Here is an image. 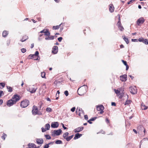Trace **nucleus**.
I'll use <instances>...</instances> for the list:
<instances>
[{
	"label": "nucleus",
	"instance_id": "f257e3e1",
	"mask_svg": "<svg viewBox=\"0 0 148 148\" xmlns=\"http://www.w3.org/2000/svg\"><path fill=\"white\" fill-rule=\"evenodd\" d=\"M19 99V96L17 95H15L13 96L12 99L9 100L7 101V105L9 107L15 104Z\"/></svg>",
	"mask_w": 148,
	"mask_h": 148
},
{
	"label": "nucleus",
	"instance_id": "f03ea898",
	"mask_svg": "<svg viewBox=\"0 0 148 148\" xmlns=\"http://www.w3.org/2000/svg\"><path fill=\"white\" fill-rule=\"evenodd\" d=\"M87 88V86L85 85L79 87L77 90L78 94L81 96L84 95L86 92Z\"/></svg>",
	"mask_w": 148,
	"mask_h": 148
},
{
	"label": "nucleus",
	"instance_id": "7ed1b4c3",
	"mask_svg": "<svg viewBox=\"0 0 148 148\" xmlns=\"http://www.w3.org/2000/svg\"><path fill=\"white\" fill-rule=\"evenodd\" d=\"M39 52L38 51H36L34 54H30L29 56L31 57L32 59H34L35 60H39L40 58L38 56Z\"/></svg>",
	"mask_w": 148,
	"mask_h": 148
},
{
	"label": "nucleus",
	"instance_id": "20e7f679",
	"mask_svg": "<svg viewBox=\"0 0 148 148\" xmlns=\"http://www.w3.org/2000/svg\"><path fill=\"white\" fill-rule=\"evenodd\" d=\"M29 104V101L28 100L25 99L22 101L21 104V106L22 108H25Z\"/></svg>",
	"mask_w": 148,
	"mask_h": 148
},
{
	"label": "nucleus",
	"instance_id": "39448f33",
	"mask_svg": "<svg viewBox=\"0 0 148 148\" xmlns=\"http://www.w3.org/2000/svg\"><path fill=\"white\" fill-rule=\"evenodd\" d=\"M104 108L103 105H101L97 106V110L98 111H100V112L99 113L100 114H102L104 111H103Z\"/></svg>",
	"mask_w": 148,
	"mask_h": 148
},
{
	"label": "nucleus",
	"instance_id": "423d86ee",
	"mask_svg": "<svg viewBox=\"0 0 148 148\" xmlns=\"http://www.w3.org/2000/svg\"><path fill=\"white\" fill-rule=\"evenodd\" d=\"M138 132L141 134H143V132L145 134V130L142 125L138 126L137 128Z\"/></svg>",
	"mask_w": 148,
	"mask_h": 148
},
{
	"label": "nucleus",
	"instance_id": "0eeeda50",
	"mask_svg": "<svg viewBox=\"0 0 148 148\" xmlns=\"http://www.w3.org/2000/svg\"><path fill=\"white\" fill-rule=\"evenodd\" d=\"M76 114L80 116H81L82 115L83 116L84 114L83 110H82V108H80L79 109H77L76 111Z\"/></svg>",
	"mask_w": 148,
	"mask_h": 148
},
{
	"label": "nucleus",
	"instance_id": "6e6552de",
	"mask_svg": "<svg viewBox=\"0 0 148 148\" xmlns=\"http://www.w3.org/2000/svg\"><path fill=\"white\" fill-rule=\"evenodd\" d=\"M38 111V109L37 107L36 106H34L33 107L32 110V114L34 115H36L37 114Z\"/></svg>",
	"mask_w": 148,
	"mask_h": 148
},
{
	"label": "nucleus",
	"instance_id": "1a4fd4ad",
	"mask_svg": "<svg viewBox=\"0 0 148 148\" xmlns=\"http://www.w3.org/2000/svg\"><path fill=\"white\" fill-rule=\"evenodd\" d=\"M45 128L42 127L41 128L42 131V132H44L46 131L47 130H48L49 129L50 127V124L49 123H47L46 124L45 126Z\"/></svg>",
	"mask_w": 148,
	"mask_h": 148
},
{
	"label": "nucleus",
	"instance_id": "9d476101",
	"mask_svg": "<svg viewBox=\"0 0 148 148\" xmlns=\"http://www.w3.org/2000/svg\"><path fill=\"white\" fill-rule=\"evenodd\" d=\"M129 89L130 92L133 94H134L136 93V89L135 87H130Z\"/></svg>",
	"mask_w": 148,
	"mask_h": 148
},
{
	"label": "nucleus",
	"instance_id": "9b49d317",
	"mask_svg": "<svg viewBox=\"0 0 148 148\" xmlns=\"http://www.w3.org/2000/svg\"><path fill=\"white\" fill-rule=\"evenodd\" d=\"M120 78L122 82H125L127 80V75L125 74L122 75L120 76Z\"/></svg>",
	"mask_w": 148,
	"mask_h": 148
},
{
	"label": "nucleus",
	"instance_id": "f8f14e48",
	"mask_svg": "<svg viewBox=\"0 0 148 148\" xmlns=\"http://www.w3.org/2000/svg\"><path fill=\"white\" fill-rule=\"evenodd\" d=\"M145 20L143 18L141 17L138 19L137 21V24L139 25L140 24H142L144 22Z\"/></svg>",
	"mask_w": 148,
	"mask_h": 148
},
{
	"label": "nucleus",
	"instance_id": "ddd939ff",
	"mask_svg": "<svg viewBox=\"0 0 148 148\" xmlns=\"http://www.w3.org/2000/svg\"><path fill=\"white\" fill-rule=\"evenodd\" d=\"M62 131L61 129H59L58 130H54L53 132L54 133L53 136H55L54 135L55 134L57 136H59L60 135Z\"/></svg>",
	"mask_w": 148,
	"mask_h": 148
},
{
	"label": "nucleus",
	"instance_id": "4468645a",
	"mask_svg": "<svg viewBox=\"0 0 148 148\" xmlns=\"http://www.w3.org/2000/svg\"><path fill=\"white\" fill-rule=\"evenodd\" d=\"M37 89V88H29L27 89V90L30 93H33L36 92Z\"/></svg>",
	"mask_w": 148,
	"mask_h": 148
},
{
	"label": "nucleus",
	"instance_id": "2eb2a0df",
	"mask_svg": "<svg viewBox=\"0 0 148 148\" xmlns=\"http://www.w3.org/2000/svg\"><path fill=\"white\" fill-rule=\"evenodd\" d=\"M58 125L59 124L58 122H54L52 123L51 125V127L53 128H56Z\"/></svg>",
	"mask_w": 148,
	"mask_h": 148
},
{
	"label": "nucleus",
	"instance_id": "dca6fc26",
	"mask_svg": "<svg viewBox=\"0 0 148 148\" xmlns=\"http://www.w3.org/2000/svg\"><path fill=\"white\" fill-rule=\"evenodd\" d=\"M83 129V127H79L75 129L74 130V132L75 133L79 132L82 131Z\"/></svg>",
	"mask_w": 148,
	"mask_h": 148
},
{
	"label": "nucleus",
	"instance_id": "f3484780",
	"mask_svg": "<svg viewBox=\"0 0 148 148\" xmlns=\"http://www.w3.org/2000/svg\"><path fill=\"white\" fill-rule=\"evenodd\" d=\"M58 48L57 46H54L52 49V52L54 54L57 53L58 52Z\"/></svg>",
	"mask_w": 148,
	"mask_h": 148
},
{
	"label": "nucleus",
	"instance_id": "a211bd4d",
	"mask_svg": "<svg viewBox=\"0 0 148 148\" xmlns=\"http://www.w3.org/2000/svg\"><path fill=\"white\" fill-rule=\"evenodd\" d=\"M36 142L38 144L40 145L43 143V140L42 138L37 139Z\"/></svg>",
	"mask_w": 148,
	"mask_h": 148
},
{
	"label": "nucleus",
	"instance_id": "6ab92c4d",
	"mask_svg": "<svg viewBox=\"0 0 148 148\" xmlns=\"http://www.w3.org/2000/svg\"><path fill=\"white\" fill-rule=\"evenodd\" d=\"M82 134H80L79 133H77L75 134V137L74 138V139L75 140L77 139L80 137L82 136Z\"/></svg>",
	"mask_w": 148,
	"mask_h": 148
},
{
	"label": "nucleus",
	"instance_id": "aec40b11",
	"mask_svg": "<svg viewBox=\"0 0 148 148\" xmlns=\"http://www.w3.org/2000/svg\"><path fill=\"white\" fill-rule=\"evenodd\" d=\"M28 148H36V145L34 143H29L28 145Z\"/></svg>",
	"mask_w": 148,
	"mask_h": 148
},
{
	"label": "nucleus",
	"instance_id": "412c9836",
	"mask_svg": "<svg viewBox=\"0 0 148 148\" xmlns=\"http://www.w3.org/2000/svg\"><path fill=\"white\" fill-rule=\"evenodd\" d=\"M109 10L110 12H114V8L113 6V5H109Z\"/></svg>",
	"mask_w": 148,
	"mask_h": 148
},
{
	"label": "nucleus",
	"instance_id": "4be33fe9",
	"mask_svg": "<svg viewBox=\"0 0 148 148\" xmlns=\"http://www.w3.org/2000/svg\"><path fill=\"white\" fill-rule=\"evenodd\" d=\"M54 37L53 36H48L47 37L45 38V39L46 40H53L54 39Z\"/></svg>",
	"mask_w": 148,
	"mask_h": 148
},
{
	"label": "nucleus",
	"instance_id": "5701e85b",
	"mask_svg": "<svg viewBox=\"0 0 148 148\" xmlns=\"http://www.w3.org/2000/svg\"><path fill=\"white\" fill-rule=\"evenodd\" d=\"M8 34V32L7 31L5 30L4 31H3L2 33L3 36L4 37H5L7 36Z\"/></svg>",
	"mask_w": 148,
	"mask_h": 148
},
{
	"label": "nucleus",
	"instance_id": "b1692460",
	"mask_svg": "<svg viewBox=\"0 0 148 148\" xmlns=\"http://www.w3.org/2000/svg\"><path fill=\"white\" fill-rule=\"evenodd\" d=\"M141 108L143 110H146L147 109V107L144 104L142 103L141 105Z\"/></svg>",
	"mask_w": 148,
	"mask_h": 148
},
{
	"label": "nucleus",
	"instance_id": "393cba45",
	"mask_svg": "<svg viewBox=\"0 0 148 148\" xmlns=\"http://www.w3.org/2000/svg\"><path fill=\"white\" fill-rule=\"evenodd\" d=\"M69 134L68 132H66L63 134L62 136L64 139H66V137L68 136Z\"/></svg>",
	"mask_w": 148,
	"mask_h": 148
},
{
	"label": "nucleus",
	"instance_id": "a878e982",
	"mask_svg": "<svg viewBox=\"0 0 148 148\" xmlns=\"http://www.w3.org/2000/svg\"><path fill=\"white\" fill-rule=\"evenodd\" d=\"M28 38V37L26 36H25L23 37L22 38L21 40V41L22 42H23L25 41Z\"/></svg>",
	"mask_w": 148,
	"mask_h": 148
},
{
	"label": "nucleus",
	"instance_id": "bb28decb",
	"mask_svg": "<svg viewBox=\"0 0 148 148\" xmlns=\"http://www.w3.org/2000/svg\"><path fill=\"white\" fill-rule=\"evenodd\" d=\"M62 23L60 24V25H58L53 26V29H55V30L58 29L59 28V27H60V26L61 25H62Z\"/></svg>",
	"mask_w": 148,
	"mask_h": 148
},
{
	"label": "nucleus",
	"instance_id": "cd10ccee",
	"mask_svg": "<svg viewBox=\"0 0 148 148\" xmlns=\"http://www.w3.org/2000/svg\"><path fill=\"white\" fill-rule=\"evenodd\" d=\"M122 37L123 38L125 42L127 44H128L129 43V41L127 38H126L125 36H122Z\"/></svg>",
	"mask_w": 148,
	"mask_h": 148
},
{
	"label": "nucleus",
	"instance_id": "c85d7f7f",
	"mask_svg": "<svg viewBox=\"0 0 148 148\" xmlns=\"http://www.w3.org/2000/svg\"><path fill=\"white\" fill-rule=\"evenodd\" d=\"M73 135H72L71 136L67 137L66 139V140L68 141H70L73 138Z\"/></svg>",
	"mask_w": 148,
	"mask_h": 148
},
{
	"label": "nucleus",
	"instance_id": "c756f323",
	"mask_svg": "<svg viewBox=\"0 0 148 148\" xmlns=\"http://www.w3.org/2000/svg\"><path fill=\"white\" fill-rule=\"evenodd\" d=\"M131 102V101L130 100H127L126 101L125 103V105H129Z\"/></svg>",
	"mask_w": 148,
	"mask_h": 148
},
{
	"label": "nucleus",
	"instance_id": "7c9ffc66",
	"mask_svg": "<svg viewBox=\"0 0 148 148\" xmlns=\"http://www.w3.org/2000/svg\"><path fill=\"white\" fill-rule=\"evenodd\" d=\"M44 34H45L44 35H45L47 36H50V33L49 31V30L47 29L46 30V31L45 32V33Z\"/></svg>",
	"mask_w": 148,
	"mask_h": 148
},
{
	"label": "nucleus",
	"instance_id": "2f4dec72",
	"mask_svg": "<svg viewBox=\"0 0 148 148\" xmlns=\"http://www.w3.org/2000/svg\"><path fill=\"white\" fill-rule=\"evenodd\" d=\"M117 25L118 27L119 26H120L121 25V24L120 21V17H119V21L118 22Z\"/></svg>",
	"mask_w": 148,
	"mask_h": 148
},
{
	"label": "nucleus",
	"instance_id": "473e14b6",
	"mask_svg": "<svg viewBox=\"0 0 148 148\" xmlns=\"http://www.w3.org/2000/svg\"><path fill=\"white\" fill-rule=\"evenodd\" d=\"M7 88L8 92H11L12 91V88L11 87L7 86Z\"/></svg>",
	"mask_w": 148,
	"mask_h": 148
},
{
	"label": "nucleus",
	"instance_id": "72a5a7b5",
	"mask_svg": "<svg viewBox=\"0 0 148 148\" xmlns=\"http://www.w3.org/2000/svg\"><path fill=\"white\" fill-rule=\"evenodd\" d=\"M55 143L57 144H62V141L60 140H56L55 142Z\"/></svg>",
	"mask_w": 148,
	"mask_h": 148
},
{
	"label": "nucleus",
	"instance_id": "f704fd0d",
	"mask_svg": "<svg viewBox=\"0 0 148 148\" xmlns=\"http://www.w3.org/2000/svg\"><path fill=\"white\" fill-rule=\"evenodd\" d=\"M7 136V135L3 133L2 136H1V138L2 139H3L4 140H5V138Z\"/></svg>",
	"mask_w": 148,
	"mask_h": 148
},
{
	"label": "nucleus",
	"instance_id": "c9c22d12",
	"mask_svg": "<svg viewBox=\"0 0 148 148\" xmlns=\"http://www.w3.org/2000/svg\"><path fill=\"white\" fill-rule=\"evenodd\" d=\"M52 111V109L50 108H47L46 109V111L48 112H51Z\"/></svg>",
	"mask_w": 148,
	"mask_h": 148
},
{
	"label": "nucleus",
	"instance_id": "e433bc0d",
	"mask_svg": "<svg viewBox=\"0 0 148 148\" xmlns=\"http://www.w3.org/2000/svg\"><path fill=\"white\" fill-rule=\"evenodd\" d=\"M114 91L115 93L117 95H119V94L120 93V92H121V91H119V89L118 90L114 89Z\"/></svg>",
	"mask_w": 148,
	"mask_h": 148
},
{
	"label": "nucleus",
	"instance_id": "4c0bfd02",
	"mask_svg": "<svg viewBox=\"0 0 148 148\" xmlns=\"http://www.w3.org/2000/svg\"><path fill=\"white\" fill-rule=\"evenodd\" d=\"M145 39L143 37H140V38H139V39L138 40V41L140 42H143V41Z\"/></svg>",
	"mask_w": 148,
	"mask_h": 148
},
{
	"label": "nucleus",
	"instance_id": "58836bf2",
	"mask_svg": "<svg viewBox=\"0 0 148 148\" xmlns=\"http://www.w3.org/2000/svg\"><path fill=\"white\" fill-rule=\"evenodd\" d=\"M143 41L144 42H143V43H145L146 45L148 44V40L147 39H145Z\"/></svg>",
	"mask_w": 148,
	"mask_h": 148
},
{
	"label": "nucleus",
	"instance_id": "ea45409f",
	"mask_svg": "<svg viewBox=\"0 0 148 148\" xmlns=\"http://www.w3.org/2000/svg\"><path fill=\"white\" fill-rule=\"evenodd\" d=\"M41 76L42 78H45V73L43 72L41 73Z\"/></svg>",
	"mask_w": 148,
	"mask_h": 148
},
{
	"label": "nucleus",
	"instance_id": "a19ab883",
	"mask_svg": "<svg viewBox=\"0 0 148 148\" xmlns=\"http://www.w3.org/2000/svg\"><path fill=\"white\" fill-rule=\"evenodd\" d=\"M124 94V93L120 92L119 94V98L121 99L122 97L123 96Z\"/></svg>",
	"mask_w": 148,
	"mask_h": 148
},
{
	"label": "nucleus",
	"instance_id": "79ce46f5",
	"mask_svg": "<svg viewBox=\"0 0 148 148\" xmlns=\"http://www.w3.org/2000/svg\"><path fill=\"white\" fill-rule=\"evenodd\" d=\"M119 91H121L120 92L124 93V88H118Z\"/></svg>",
	"mask_w": 148,
	"mask_h": 148
},
{
	"label": "nucleus",
	"instance_id": "37998d69",
	"mask_svg": "<svg viewBox=\"0 0 148 148\" xmlns=\"http://www.w3.org/2000/svg\"><path fill=\"white\" fill-rule=\"evenodd\" d=\"M5 86V84L4 83H0V88H1V87H2V88H3Z\"/></svg>",
	"mask_w": 148,
	"mask_h": 148
},
{
	"label": "nucleus",
	"instance_id": "c03bdc74",
	"mask_svg": "<svg viewBox=\"0 0 148 148\" xmlns=\"http://www.w3.org/2000/svg\"><path fill=\"white\" fill-rule=\"evenodd\" d=\"M45 136L47 139H50L51 138V136L49 135H45Z\"/></svg>",
	"mask_w": 148,
	"mask_h": 148
},
{
	"label": "nucleus",
	"instance_id": "a18cd8bd",
	"mask_svg": "<svg viewBox=\"0 0 148 148\" xmlns=\"http://www.w3.org/2000/svg\"><path fill=\"white\" fill-rule=\"evenodd\" d=\"M119 28L121 31H123L124 29V28L122 25H121L118 27Z\"/></svg>",
	"mask_w": 148,
	"mask_h": 148
},
{
	"label": "nucleus",
	"instance_id": "49530a36",
	"mask_svg": "<svg viewBox=\"0 0 148 148\" xmlns=\"http://www.w3.org/2000/svg\"><path fill=\"white\" fill-rule=\"evenodd\" d=\"M21 50L23 53H24L26 51V49L25 48H22L21 49Z\"/></svg>",
	"mask_w": 148,
	"mask_h": 148
},
{
	"label": "nucleus",
	"instance_id": "de8ad7c7",
	"mask_svg": "<svg viewBox=\"0 0 148 148\" xmlns=\"http://www.w3.org/2000/svg\"><path fill=\"white\" fill-rule=\"evenodd\" d=\"M64 94L66 96H67L69 95V92L68 91L66 90L64 92Z\"/></svg>",
	"mask_w": 148,
	"mask_h": 148
},
{
	"label": "nucleus",
	"instance_id": "09e8293b",
	"mask_svg": "<svg viewBox=\"0 0 148 148\" xmlns=\"http://www.w3.org/2000/svg\"><path fill=\"white\" fill-rule=\"evenodd\" d=\"M97 118V117H94L93 118H92L91 119H90V120L91 121H95Z\"/></svg>",
	"mask_w": 148,
	"mask_h": 148
},
{
	"label": "nucleus",
	"instance_id": "8fccbe9b",
	"mask_svg": "<svg viewBox=\"0 0 148 148\" xmlns=\"http://www.w3.org/2000/svg\"><path fill=\"white\" fill-rule=\"evenodd\" d=\"M135 1V0H131L130 1L127 3L128 4H131Z\"/></svg>",
	"mask_w": 148,
	"mask_h": 148
},
{
	"label": "nucleus",
	"instance_id": "3c124183",
	"mask_svg": "<svg viewBox=\"0 0 148 148\" xmlns=\"http://www.w3.org/2000/svg\"><path fill=\"white\" fill-rule=\"evenodd\" d=\"M122 62L123 63V64L126 66L127 64V63L126 61H124V60H122Z\"/></svg>",
	"mask_w": 148,
	"mask_h": 148
},
{
	"label": "nucleus",
	"instance_id": "603ef678",
	"mask_svg": "<svg viewBox=\"0 0 148 148\" xmlns=\"http://www.w3.org/2000/svg\"><path fill=\"white\" fill-rule=\"evenodd\" d=\"M46 29H43V30H42V31H41L39 33H45V32L46 31Z\"/></svg>",
	"mask_w": 148,
	"mask_h": 148
},
{
	"label": "nucleus",
	"instance_id": "864d4df0",
	"mask_svg": "<svg viewBox=\"0 0 148 148\" xmlns=\"http://www.w3.org/2000/svg\"><path fill=\"white\" fill-rule=\"evenodd\" d=\"M62 37H60L58 38V40L59 41V42H60L62 40Z\"/></svg>",
	"mask_w": 148,
	"mask_h": 148
},
{
	"label": "nucleus",
	"instance_id": "5fc2aeb1",
	"mask_svg": "<svg viewBox=\"0 0 148 148\" xmlns=\"http://www.w3.org/2000/svg\"><path fill=\"white\" fill-rule=\"evenodd\" d=\"M49 147V145L47 144H46L44 146V148H48Z\"/></svg>",
	"mask_w": 148,
	"mask_h": 148
},
{
	"label": "nucleus",
	"instance_id": "6e6d98bb",
	"mask_svg": "<svg viewBox=\"0 0 148 148\" xmlns=\"http://www.w3.org/2000/svg\"><path fill=\"white\" fill-rule=\"evenodd\" d=\"M75 107H73V108H72L71 109V110L72 112H74L75 111Z\"/></svg>",
	"mask_w": 148,
	"mask_h": 148
},
{
	"label": "nucleus",
	"instance_id": "4d7b16f0",
	"mask_svg": "<svg viewBox=\"0 0 148 148\" xmlns=\"http://www.w3.org/2000/svg\"><path fill=\"white\" fill-rule=\"evenodd\" d=\"M132 41L133 42H137L138 40L136 39H132Z\"/></svg>",
	"mask_w": 148,
	"mask_h": 148
},
{
	"label": "nucleus",
	"instance_id": "13d9d810",
	"mask_svg": "<svg viewBox=\"0 0 148 148\" xmlns=\"http://www.w3.org/2000/svg\"><path fill=\"white\" fill-rule=\"evenodd\" d=\"M84 119L86 120H87L88 119V116L87 115H86L84 116Z\"/></svg>",
	"mask_w": 148,
	"mask_h": 148
},
{
	"label": "nucleus",
	"instance_id": "bf43d9fd",
	"mask_svg": "<svg viewBox=\"0 0 148 148\" xmlns=\"http://www.w3.org/2000/svg\"><path fill=\"white\" fill-rule=\"evenodd\" d=\"M111 105L112 106H116V104L114 102H112L111 103Z\"/></svg>",
	"mask_w": 148,
	"mask_h": 148
},
{
	"label": "nucleus",
	"instance_id": "052dcab7",
	"mask_svg": "<svg viewBox=\"0 0 148 148\" xmlns=\"http://www.w3.org/2000/svg\"><path fill=\"white\" fill-rule=\"evenodd\" d=\"M106 121L107 123H109V120L108 118L106 119Z\"/></svg>",
	"mask_w": 148,
	"mask_h": 148
},
{
	"label": "nucleus",
	"instance_id": "680f3d73",
	"mask_svg": "<svg viewBox=\"0 0 148 148\" xmlns=\"http://www.w3.org/2000/svg\"><path fill=\"white\" fill-rule=\"evenodd\" d=\"M62 127L64 129V130L66 129H67V127H65L64 126V125L63 124H62Z\"/></svg>",
	"mask_w": 148,
	"mask_h": 148
},
{
	"label": "nucleus",
	"instance_id": "e2e57ef3",
	"mask_svg": "<svg viewBox=\"0 0 148 148\" xmlns=\"http://www.w3.org/2000/svg\"><path fill=\"white\" fill-rule=\"evenodd\" d=\"M3 103V100L2 99H0V105L1 104Z\"/></svg>",
	"mask_w": 148,
	"mask_h": 148
},
{
	"label": "nucleus",
	"instance_id": "0e129e2a",
	"mask_svg": "<svg viewBox=\"0 0 148 148\" xmlns=\"http://www.w3.org/2000/svg\"><path fill=\"white\" fill-rule=\"evenodd\" d=\"M126 71H127V70H128V69H129V66H128V65H126Z\"/></svg>",
	"mask_w": 148,
	"mask_h": 148
},
{
	"label": "nucleus",
	"instance_id": "69168bd1",
	"mask_svg": "<svg viewBox=\"0 0 148 148\" xmlns=\"http://www.w3.org/2000/svg\"><path fill=\"white\" fill-rule=\"evenodd\" d=\"M54 143V142H51L47 144L49 145H51V144H53Z\"/></svg>",
	"mask_w": 148,
	"mask_h": 148
},
{
	"label": "nucleus",
	"instance_id": "338daca9",
	"mask_svg": "<svg viewBox=\"0 0 148 148\" xmlns=\"http://www.w3.org/2000/svg\"><path fill=\"white\" fill-rule=\"evenodd\" d=\"M3 93V91H2L1 90L0 91V97L1 96V94Z\"/></svg>",
	"mask_w": 148,
	"mask_h": 148
},
{
	"label": "nucleus",
	"instance_id": "774afa93",
	"mask_svg": "<svg viewBox=\"0 0 148 148\" xmlns=\"http://www.w3.org/2000/svg\"><path fill=\"white\" fill-rule=\"evenodd\" d=\"M133 131L136 133L137 134V132L136 130L134 129H133Z\"/></svg>",
	"mask_w": 148,
	"mask_h": 148
}]
</instances>
